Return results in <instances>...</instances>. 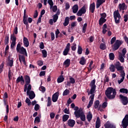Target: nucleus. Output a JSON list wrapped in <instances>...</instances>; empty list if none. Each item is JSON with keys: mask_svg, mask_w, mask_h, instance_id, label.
Here are the masks:
<instances>
[{"mask_svg": "<svg viewBox=\"0 0 128 128\" xmlns=\"http://www.w3.org/2000/svg\"><path fill=\"white\" fill-rule=\"evenodd\" d=\"M90 92H88V96L90 94H92L90 97V100L89 103L87 106L88 108H90L92 104H94V92H96V80H92L90 84Z\"/></svg>", "mask_w": 128, "mask_h": 128, "instance_id": "f257e3e1", "label": "nucleus"}, {"mask_svg": "<svg viewBox=\"0 0 128 128\" xmlns=\"http://www.w3.org/2000/svg\"><path fill=\"white\" fill-rule=\"evenodd\" d=\"M105 94L109 100H114L116 96V90L112 87H108L105 92Z\"/></svg>", "mask_w": 128, "mask_h": 128, "instance_id": "f03ea898", "label": "nucleus"}, {"mask_svg": "<svg viewBox=\"0 0 128 128\" xmlns=\"http://www.w3.org/2000/svg\"><path fill=\"white\" fill-rule=\"evenodd\" d=\"M15 34H18V26H15L14 31V34H11L10 40H12V43L10 45L11 48H14V46H16V37Z\"/></svg>", "mask_w": 128, "mask_h": 128, "instance_id": "7ed1b4c3", "label": "nucleus"}, {"mask_svg": "<svg viewBox=\"0 0 128 128\" xmlns=\"http://www.w3.org/2000/svg\"><path fill=\"white\" fill-rule=\"evenodd\" d=\"M17 52H19L20 54H24L25 56H28V53L26 52V50L24 48L20 46V44L18 43L16 46Z\"/></svg>", "mask_w": 128, "mask_h": 128, "instance_id": "20e7f679", "label": "nucleus"}, {"mask_svg": "<svg viewBox=\"0 0 128 128\" xmlns=\"http://www.w3.org/2000/svg\"><path fill=\"white\" fill-rule=\"evenodd\" d=\"M24 78L25 80L24 92H26L28 88H30V86L32 88V84H30V76L26 75L24 76Z\"/></svg>", "mask_w": 128, "mask_h": 128, "instance_id": "39448f33", "label": "nucleus"}, {"mask_svg": "<svg viewBox=\"0 0 128 128\" xmlns=\"http://www.w3.org/2000/svg\"><path fill=\"white\" fill-rule=\"evenodd\" d=\"M122 44H124L122 40H117L112 46V50H118V49L120 48V46Z\"/></svg>", "mask_w": 128, "mask_h": 128, "instance_id": "423d86ee", "label": "nucleus"}, {"mask_svg": "<svg viewBox=\"0 0 128 128\" xmlns=\"http://www.w3.org/2000/svg\"><path fill=\"white\" fill-rule=\"evenodd\" d=\"M26 94L29 96L30 100H34L36 98V94L34 91L32 90V87L30 86L26 89Z\"/></svg>", "mask_w": 128, "mask_h": 128, "instance_id": "0eeeda50", "label": "nucleus"}, {"mask_svg": "<svg viewBox=\"0 0 128 128\" xmlns=\"http://www.w3.org/2000/svg\"><path fill=\"white\" fill-rule=\"evenodd\" d=\"M114 16L116 24L120 23V20L122 18L120 14L118 12V10H115L114 12Z\"/></svg>", "mask_w": 128, "mask_h": 128, "instance_id": "6e6552de", "label": "nucleus"}, {"mask_svg": "<svg viewBox=\"0 0 128 128\" xmlns=\"http://www.w3.org/2000/svg\"><path fill=\"white\" fill-rule=\"evenodd\" d=\"M120 98L122 103L124 106H126L128 104V98L126 96H124L122 94L120 95Z\"/></svg>", "mask_w": 128, "mask_h": 128, "instance_id": "1a4fd4ad", "label": "nucleus"}, {"mask_svg": "<svg viewBox=\"0 0 128 128\" xmlns=\"http://www.w3.org/2000/svg\"><path fill=\"white\" fill-rule=\"evenodd\" d=\"M122 126L123 128H126L128 126V114L126 115L122 120Z\"/></svg>", "mask_w": 128, "mask_h": 128, "instance_id": "9d476101", "label": "nucleus"}, {"mask_svg": "<svg viewBox=\"0 0 128 128\" xmlns=\"http://www.w3.org/2000/svg\"><path fill=\"white\" fill-rule=\"evenodd\" d=\"M18 60L20 64H23L24 66H26V55L18 54Z\"/></svg>", "mask_w": 128, "mask_h": 128, "instance_id": "9b49d317", "label": "nucleus"}, {"mask_svg": "<svg viewBox=\"0 0 128 128\" xmlns=\"http://www.w3.org/2000/svg\"><path fill=\"white\" fill-rule=\"evenodd\" d=\"M86 12V6H83L78 12L77 16H82V14H84Z\"/></svg>", "mask_w": 128, "mask_h": 128, "instance_id": "f8f14e48", "label": "nucleus"}, {"mask_svg": "<svg viewBox=\"0 0 128 128\" xmlns=\"http://www.w3.org/2000/svg\"><path fill=\"white\" fill-rule=\"evenodd\" d=\"M70 50V44L68 43L66 44V46L63 52L64 56H68Z\"/></svg>", "mask_w": 128, "mask_h": 128, "instance_id": "ddd939ff", "label": "nucleus"}, {"mask_svg": "<svg viewBox=\"0 0 128 128\" xmlns=\"http://www.w3.org/2000/svg\"><path fill=\"white\" fill-rule=\"evenodd\" d=\"M115 68L117 70H124V66H121L120 62H116L114 64Z\"/></svg>", "mask_w": 128, "mask_h": 128, "instance_id": "4468645a", "label": "nucleus"}, {"mask_svg": "<svg viewBox=\"0 0 128 128\" xmlns=\"http://www.w3.org/2000/svg\"><path fill=\"white\" fill-rule=\"evenodd\" d=\"M84 112H82V108H80L77 111H75L74 112V114L76 118H80V116H82V114H83Z\"/></svg>", "mask_w": 128, "mask_h": 128, "instance_id": "2eb2a0df", "label": "nucleus"}, {"mask_svg": "<svg viewBox=\"0 0 128 128\" xmlns=\"http://www.w3.org/2000/svg\"><path fill=\"white\" fill-rule=\"evenodd\" d=\"M60 96V93L58 92H56L52 96V100L53 102H58V96Z\"/></svg>", "mask_w": 128, "mask_h": 128, "instance_id": "dca6fc26", "label": "nucleus"}, {"mask_svg": "<svg viewBox=\"0 0 128 128\" xmlns=\"http://www.w3.org/2000/svg\"><path fill=\"white\" fill-rule=\"evenodd\" d=\"M67 124L68 126H70V128H74L76 124V121L74 120L70 119L67 122Z\"/></svg>", "mask_w": 128, "mask_h": 128, "instance_id": "f3484780", "label": "nucleus"}, {"mask_svg": "<svg viewBox=\"0 0 128 128\" xmlns=\"http://www.w3.org/2000/svg\"><path fill=\"white\" fill-rule=\"evenodd\" d=\"M23 22L24 24H28V15H26V10L25 9L24 10V15L23 17Z\"/></svg>", "mask_w": 128, "mask_h": 128, "instance_id": "a211bd4d", "label": "nucleus"}, {"mask_svg": "<svg viewBox=\"0 0 128 128\" xmlns=\"http://www.w3.org/2000/svg\"><path fill=\"white\" fill-rule=\"evenodd\" d=\"M21 84H24V76H18V78L16 80V82L18 84V82H20Z\"/></svg>", "mask_w": 128, "mask_h": 128, "instance_id": "6ab92c4d", "label": "nucleus"}, {"mask_svg": "<svg viewBox=\"0 0 128 128\" xmlns=\"http://www.w3.org/2000/svg\"><path fill=\"white\" fill-rule=\"evenodd\" d=\"M120 76L122 77V78L118 80V83L119 84H122V82L124 80V76H126V73H124V72L123 71L121 72Z\"/></svg>", "mask_w": 128, "mask_h": 128, "instance_id": "aec40b11", "label": "nucleus"}, {"mask_svg": "<svg viewBox=\"0 0 128 128\" xmlns=\"http://www.w3.org/2000/svg\"><path fill=\"white\" fill-rule=\"evenodd\" d=\"M95 8H96V4H94V2H93L90 4V10L92 14H94V12Z\"/></svg>", "mask_w": 128, "mask_h": 128, "instance_id": "412c9836", "label": "nucleus"}, {"mask_svg": "<svg viewBox=\"0 0 128 128\" xmlns=\"http://www.w3.org/2000/svg\"><path fill=\"white\" fill-rule=\"evenodd\" d=\"M104 2H106V0H98L96 4V8H98Z\"/></svg>", "mask_w": 128, "mask_h": 128, "instance_id": "4be33fe9", "label": "nucleus"}, {"mask_svg": "<svg viewBox=\"0 0 128 128\" xmlns=\"http://www.w3.org/2000/svg\"><path fill=\"white\" fill-rule=\"evenodd\" d=\"M23 40H24V46H26V48H28V46H30V42H28V38H26V37H24Z\"/></svg>", "mask_w": 128, "mask_h": 128, "instance_id": "5701e85b", "label": "nucleus"}, {"mask_svg": "<svg viewBox=\"0 0 128 128\" xmlns=\"http://www.w3.org/2000/svg\"><path fill=\"white\" fill-rule=\"evenodd\" d=\"M79 63L80 64H82V66H84V64H86V58H84V57L82 56L80 58V61Z\"/></svg>", "mask_w": 128, "mask_h": 128, "instance_id": "b1692460", "label": "nucleus"}, {"mask_svg": "<svg viewBox=\"0 0 128 128\" xmlns=\"http://www.w3.org/2000/svg\"><path fill=\"white\" fill-rule=\"evenodd\" d=\"M124 58H126L125 56L122 55V53L119 54L118 60L121 62H124Z\"/></svg>", "mask_w": 128, "mask_h": 128, "instance_id": "393cba45", "label": "nucleus"}, {"mask_svg": "<svg viewBox=\"0 0 128 128\" xmlns=\"http://www.w3.org/2000/svg\"><path fill=\"white\" fill-rule=\"evenodd\" d=\"M68 24H70V17L67 16L64 19V22L63 23V26H68Z\"/></svg>", "mask_w": 128, "mask_h": 128, "instance_id": "a878e982", "label": "nucleus"}, {"mask_svg": "<svg viewBox=\"0 0 128 128\" xmlns=\"http://www.w3.org/2000/svg\"><path fill=\"white\" fill-rule=\"evenodd\" d=\"M86 119L88 122H90L92 120V112H89L86 115Z\"/></svg>", "mask_w": 128, "mask_h": 128, "instance_id": "bb28decb", "label": "nucleus"}, {"mask_svg": "<svg viewBox=\"0 0 128 128\" xmlns=\"http://www.w3.org/2000/svg\"><path fill=\"white\" fill-rule=\"evenodd\" d=\"M100 117H98L96 118V128H100Z\"/></svg>", "mask_w": 128, "mask_h": 128, "instance_id": "cd10ccee", "label": "nucleus"}, {"mask_svg": "<svg viewBox=\"0 0 128 128\" xmlns=\"http://www.w3.org/2000/svg\"><path fill=\"white\" fill-rule=\"evenodd\" d=\"M72 12L74 14H76L78 10V4H75L72 8Z\"/></svg>", "mask_w": 128, "mask_h": 128, "instance_id": "c85d7f7f", "label": "nucleus"}, {"mask_svg": "<svg viewBox=\"0 0 128 128\" xmlns=\"http://www.w3.org/2000/svg\"><path fill=\"white\" fill-rule=\"evenodd\" d=\"M70 64V60L67 59L64 62V65L65 66L66 68H68Z\"/></svg>", "mask_w": 128, "mask_h": 128, "instance_id": "c756f323", "label": "nucleus"}, {"mask_svg": "<svg viewBox=\"0 0 128 128\" xmlns=\"http://www.w3.org/2000/svg\"><path fill=\"white\" fill-rule=\"evenodd\" d=\"M4 106H6V112L7 114H8L9 106H8V101L6 100V99H4Z\"/></svg>", "mask_w": 128, "mask_h": 128, "instance_id": "7c9ffc66", "label": "nucleus"}, {"mask_svg": "<svg viewBox=\"0 0 128 128\" xmlns=\"http://www.w3.org/2000/svg\"><path fill=\"white\" fill-rule=\"evenodd\" d=\"M64 80V76L61 75L57 79V82L58 84H60V82H62Z\"/></svg>", "mask_w": 128, "mask_h": 128, "instance_id": "2f4dec72", "label": "nucleus"}, {"mask_svg": "<svg viewBox=\"0 0 128 128\" xmlns=\"http://www.w3.org/2000/svg\"><path fill=\"white\" fill-rule=\"evenodd\" d=\"M106 22V20L104 18H100L99 20V24L100 26H102L104 22Z\"/></svg>", "mask_w": 128, "mask_h": 128, "instance_id": "473e14b6", "label": "nucleus"}, {"mask_svg": "<svg viewBox=\"0 0 128 128\" xmlns=\"http://www.w3.org/2000/svg\"><path fill=\"white\" fill-rule=\"evenodd\" d=\"M70 82H67V86H68L70 84H75L76 83V80L74 78L72 77L70 78Z\"/></svg>", "mask_w": 128, "mask_h": 128, "instance_id": "72a5a7b5", "label": "nucleus"}, {"mask_svg": "<svg viewBox=\"0 0 128 128\" xmlns=\"http://www.w3.org/2000/svg\"><path fill=\"white\" fill-rule=\"evenodd\" d=\"M119 8L120 10H124V8H126V4L122 3V4H120Z\"/></svg>", "mask_w": 128, "mask_h": 128, "instance_id": "f704fd0d", "label": "nucleus"}, {"mask_svg": "<svg viewBox=\"0 0 128 128\" xmlns=\"http://www.w3.org/2000/svg\"><path fill=\"white\" fill-rule=\"evenodd\" d=\"M109 70L112 72H116V66H114V64H111Z\"/></svg>", "mask_w": 128, "mask_h": 128, "instance_id": "c9c22d12", "label": "nucleus"}, {"mask_svg": "<svg viewBox=\"0 0 128 128\" xmlns=\"http://www.w3.org/2000/svg\"><path fill=\"white\" fill-rule=\"evenodd\" d=\"M80 118L82 122H86V114H84V112L81 114Z\"/></svg>", "mask_w": 128, "mask_h": 128, "instance_id": "e433bc0d", "label": "nucleus"}, {"mask_svg": "<svg viewBox=\"0 0 128 128\" xmlns=\"http://www.w3.org/2000/svg\"><path fill=\"white\" fill-rule=\"evenodd\" d=\"M70 118V116L68 114H64L62 116V121L63 122H66Z\"/></svg>", "mask_w": 128, "mask_h": 128, "instance_id": "4c0bfd02", "label": "nucleus"}, {"mask_svg": "<svg viewBox=\"0 0 128 128\" xmlns=\"http://www.w3.org/2000/svg\"><path fill=\"white\" fill-rule=\"evenodd\" d=\"M104 126L106 128H116V126L112 124H105Z\"/></svg>", "mask_w": 128, "mask_h": 128, "instance_id": "58836bf2", "label": "nucleus"}, {"mask_svg": "<svg viewBox=\"0 0 128 128\" xmlns=\"http://www.w3.org/2000/svg\"><path fill=\"white\" fill-rule=\"evenodd\" d=\"M100 50H106V43L100 44Z\"/></svg>", "mask_w": 128, "mask_h": 128, "instance_id": "ea45409f", "label": "nucleus"}, {"mask_svg": "<svg viewBox=\"0 0 128 128\" xmlns=\"http://www.w3.org/2000/svg\"><path fill=\"white\" fill-rule=\"evenodd\" d=\"M120 92H122L123 94H128V90L126 88H122L120 90Z\"/></svg>", "mask_w": 128, "mask_h": 128, "instance_id": "a19ab883", "label": "nucleus"}, {"mask_svg": "<svg viewBox=\"0 0 128 128\" xmlns=\"http://www.w3.org/2000/svg\"><path fill=\"white\" fill-rule=\"evenodd\" d=\"M109 58L110 60H114V54L111 52L109 54Z\"/></svg>", "mask_w": 128, "mask_h": 128, "instance_id": "79ce46f5", "label": "nucleus"}, {"mask_svg": "<svg viewBox=\"0 0 128 128\" xmlns=\"http://www.w3.org/2000/svg\"><path fill=\"white\" fill-rule=\"evenodd\" d=\"M52 106V98L49 96L48 98L47 106Z\"/></svg>", "mask_w": 128, "mask_h": 128, "instance_id": "37998d69", "label": "nucleus"}, {"mask_svg": "<svg viewBox=\"0 0 128 128\" xmlns=\"http://www.w3.org/2000/svg\"><path fill=\"white\" fill-rule=\"evenodd\" d=\"M99 106H100V100H97L94 102V108H98Z\"/></svg>", "mask_w": 128, "mask_h": 128, "instance_id": "c03bdc74", "label": "nucleus"}, {"mask_svg": "<svg viewBox=\"0 0 128 128\" xmlns=\"http://www.w3.org/2000/svg\"><path fill=\"white\" fill-rule=\"evenodd\" d=\"M86 26H88V24L86 23L84 24V26L82 27V32H83V34L86 33Z\"/></svg>", "mask_w": 128, "mask_h": 128, "instance_id": "a18cd8bd", "label": "nucleus"}, {"mask_svg": "<svg viewBox=\"0 0 128 128\" xmlns=\"http://www.w3.org/2000/svg\"><path fill=\"white\" fill-rule=\"evenodd\" d=\"M8 66H14V60H9L8 62Z\"/></svg>", "mask_w": 128, "mask_h": 128, "instance_id": "49530a36", "label": "nucleus"}, {"mask_svg": "<svg viewBox=\"0 0 128 128\" xmlns=\"http://www.w3.org/2000/svg\"><path fill=\"white\" fill-rule=\"evenodd\" d=\"M93 64H94V61L92 60L90 62V64H89V68H88V72H90V70H92V66Z\"/></svg>", "mask_w": 128, "mask_h": 128, "instance_id": "de8ad7c7", "label": "nucleus"}, {"mask_svg": "<svg viewBox=\"0 0 128 128\" xmlns=\"http://www.w3.org/2000/svg\"><path fill=\"white\" fill-rule=\"evenodd\" d=\"M48 4L50 6V8H52L54 6V2H52V0H48Z\"/></svg>", "mask_w": 128, "mask_h": 128, "instance_id": "09e8293b", "label": "nucleus"}, {"mask_svg": "<svg viewBox=\"0 0 128 128\" xmlns=\"http://www.w3.org/2000/svg\"><path fill=\"white\" fill-rule=\"evenodd\" d=\"M78 54H82V46H78Z\"/></svg>", "mask_w": 128, "mask_h": 128, "instance_id": "8fccbe9b", "label": "nucleus"}, {"mask_svg": "<svg viewBox=\"0 0 128 128\" xmlns=\"http://www.w3.org/2000/svg\"><path fill=\"white\" fill-rule=\"evenodd\" d=\"M58 14H56L53 16V21L54 22H56V20H58Z\"/></svg>", "mask_w": 128, "mask_h": 128, "instance_id": "3c124183", "label": "nucleus"}, {"mask_svg": "<svg viewBox=\"0 0 128 128\" xmlns=\"http://www.w3.org/2000/svg\"><path fill=\"white\" fill-rule=\"evenodd\" d=\"M42 54L43 58H46L48 56V52L46 50H42Z\"/></svg>", "mask_w": 128, "mask_h": 128, "instance_id": "603ef678", "label": "nucleus"}, {"mask_svg": "<svg viewBox=\"0 0 128 128\" xmlns=\"http://www.w3.org/2000/svg\"><path fill=\"white\" fill-rule=\"evenodd\" d=\"M8 76L9 80H10L12 76V70H10V68H9Z\"/></svg>", "mask_w": 128, "mask_h": 128, "instance_id": "864d4df0", "label": "nucleus"}, {"mask_svg": "<svg viewBox=\"0 0 128 128\" xmlns=\"http://www.w3.org/2000/svg\"><path fill=\"white\" fill-rule=\"evenodd\" d=\"M26 102L28 104V106H30V104H32V102H30V100L28 98H26Z\"/></svg>", "mask_w": 128, "mask_h": 128, "instance_id": "5fc2aeb1", "label": "nucleus"}, {"mask_svg": "<svg viewBox=\"0 0 128 128\" xmlns=\"http://www.w3.org/2000/svg\"><path fill=\"white\" fill-rule=\"evenodd\" d=\"M73 46H72V50H76V43H74Z\"/></svg>", "mask_w": 128, "mask_h": 128, "instance_id": "6e6d98bb", "label": "nucleus"}, {"mask_svg": "<svg viewBox=\"0 0 128 128\" xmlns=\"http://www.w3.org/2000/svg\"><path fill=\"white\" fill-rule=\"evenodd\" d=\"M52 12H56L58 10V6H52Z\"/></svg>", "mask_w": 128, "mask_h": 128, "instance_id": "4d7b16f0", "label": "nucleus"}, {"mask_svg": "<svg viewBox=\"0 0 128 128\" xmlns=\"http://www.w3.org/2000/svg\"><path fill=\"white\" fill-rule=\"evenodd\" d=\"M4 63H2L0 66V74H2V71L4 70Z\"/></svg>", "mask_w": 128, "mask_h": 128, "instance_id": "13d9d810", "label": "nucleus"}, {"mask_svg": "<svg viewBox=\"0 0 128 128\" xmlns=\"http://www.w3.org/2000/svg\"><path fill=\"white\" fill-rule=\"evenodd\" d=\"M70 94V90L66 89L63 92V96H68Z\"/></svg>", "mask_w": 128, "mask_h": 128, "instance_id": "bf43d9fd", "label": "nucleus"}, {"mask_svg": "<svg viewBox=\"0 0 128 128\" xmlns=\"http://www.w3.org/2000/svg\"><path fill=\"white\" fill-rule=\"evenodd\" d=\"M39 90H40L42 92H46V88L43 86H41L39 88Z\"/></svg>", "mask_w": 128, "mask_h": 128, "instance_id": "052dcab7", "label": "nucleus"}, {"mask_svg": "<svg viewBox=\"0 0 128 128\" xmlns=\"http://www.w3.org/2000/svg\"><path fill=\"white\" fill-rule=\"evenodd\" d=\"M116 37H113L111 39V41H110L111 44H114V42H116Z\"/></svg>", "mask_w": 128, "mask_h": 128, "instance_id": "680f3d73", "label": "nucleus"}, {"mask_svg": "<svg viewBox=\"0 0 128 128\" xmlns=\"http://www.w3.org/2000/svg\"><path fill=\"white\" fill-rule=\"evenodd\" d=\"M78 24V22H73L71 23L72 28H74V26H76Z\"/></svg>", "mask_w": 128, "mask_h": 128, "instance_id": "e2e57ef3", "label": "nucleus"}, {"mask_svg": "<svg viewBox=\"0 0 128 128\" xmlns=\"http://www.w3.org/2000/svg\"><path fill=\"white\" fill-rule=\"evenodd\" d=\"M34 122H40V117L37 116L35 118Z\"/></svg>", "mask_w": 128, "mask_h": 128, "instance_id": "0e129e2a", "label": "nucleus"}, {"mask_svg": "<svg viewBox=\"0 0 128 128\" xmlns=\"http://www.w3.org/2000/svg\"><path fill=\"white\" fill-rule=\"evenodd\" d=\"M122 55L126 56V48H124L122 50V53H121Z\"/></svg>", "mask_w": 128, "mask_h": 128, "instance_id": "69168bd1", "label": "nucleus"}, {"mask_svg": "<svg viewBox=\"0 0 128 128\" xmlns=\"http://www.w3.org/2000/svg\"><path fill=\"white\" fill-rule=\"evenodd\" d=\"M34 110L36 112H38L40 110V105L36 104L34 106Z\"/></svg>", "mask_w": 128, "mask_h": 128, "instance_id": "338daca9", "label": "nucleus"}, {"mask_svg": "<svg viewBox=\"0 0 128 128\" xmlns=\"http://www.w3.org/2000/svg\"><path fill=\"white\" fill-rule=\"evenodd\" d=\"M106 106H108V102H104L102 104V108H106Z\"/></svg>", "mask_w": 128, "mask_h": 128, "instance_id": "774afa93", "label": "nucleus"}]
</instances>
